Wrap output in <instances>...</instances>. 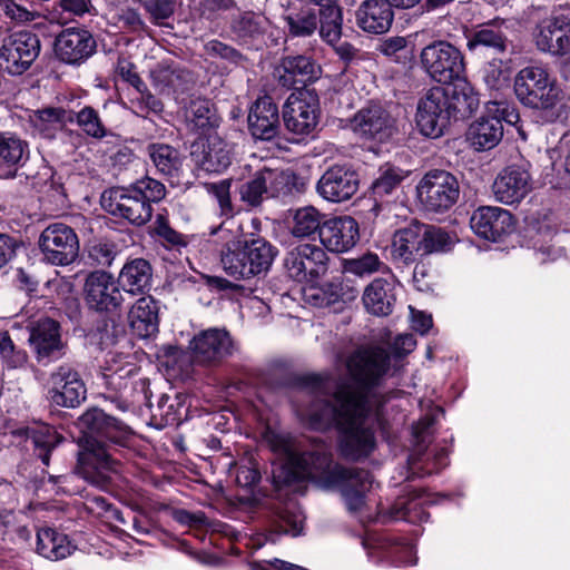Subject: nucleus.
Masks as SVG:
<instances>
[{
    "instance_id": "1",
    "label": "nucleus",
    "mask_w": 570,
    "mask_h": 570,
    "mask_svg": "<svg viewBox=\"0 0 570 570\" xmlns=\"http://www.w3.org/2000/svg\"><path fill=\"white\" fill-rule=\"evenodd\" d=\"M389 365L390 356L381 347L355 352L347 361L352 381L337 386L333 402L318 400L303 413L314 430L336 428L341 454L347 460L366 458L375 448L371 416L380 415L385 400L377 396L372 386Z\"/></svg>"
},
{
    "instance_id": "2",
    "label": "nucleus",
    "mask_w": 570,
    "mask_h": 570,
    "mask_svg": "<svg viewBox=\"0 0 570 570\" xmlns=\"http://www.w3.org/2000/svg\"><path fill=\"white\" fill-rule=\"evenodd\" d=\"M264 440L271 450L283 458L282 473L275 475L284 483L308 478H321L327 485L340 489L345 505L351 513L361 512L365 505V493L372 485L371 473L363 469L333 468L331 453L324 442L308 445L271 428L264 432Z\"/></svg>"
},
{
    "instance_id": "3",
    "label": "nucleus",
    "mask_w": 570,
    "mask_h": 570,
    "mask_svg": "<svg viewBox=\"0 0 570 570\" xmlns=\"http://www.w3.org/2000/svg\"><path fill=\"white\" fill-rule=\"evenodd\" d=\"M78 426L82 432L79 439V464L115 471L118 464L115 453L118 446L128 445L132 436L131 429L98 407H90L82 413Z\"/></svg>"
},
{
    "instance_id": "4",
    "label": "nucleus",
    "mask_w": 570,
    "mask_h": 570,
    "mask_svg": "<svg viewBox=\"0 0 570 570\" xmlns=\"http://www.w3.org/2000/svg\"><path fill=\"white\" fill-rule=\"evenodd\" d=\"M220 240L219 257L225 273L235 279H249L266 274L277 249L263 237L240 239L223 225L212 230Z\"/></svg>"
},
{
    "instance_id": "5",
    "label": "nucleus",
    "mask_w": 570,
    "mask_h": 570,
    "mask_svg": "<svg viewBox=\"0 0 570 570\" xmlns=\"http://www.w3.org/2000/svg\"><path fill=\"white\" fill-rule=\"evenodd\" d=\"M165 196L166 187L163 183L144 177L128 186L105 190L101 195V206L111 216L141 227L153 218V204L161 202Z\"/></svg>"
},
{
    "instance_id": "6",
    "label": "nucleus",
    "mask_w": 570,
    "mask_h": 570,
    "mask_svg": "<svg viewBox=\"0 0 570 570\" xmlns=\"http://www.w3.org/2000/svg\"><path fill=\"white\" fill-rule=\"evenodd\" d=\"M519 101L531 109L551 111L562 105L564 91L546 67L527 66L514 78Z\"/></svg>"
},
{
    "instance_id": "7",
    "label": "nucleus",
    "mask_w": 570,
    "mask_h": 570,
    "mask_svg": "<svg viewBox=\"0 0 570 570\" xmlns=\"http://www.w3.org/2000/svg\"><path fill=\"white\" fill-rule=\"evenodd\" d=\"M534 42L539 51L562 58L570 70V8H556L535 27Z\"/></svg>"
},
{
    "instance_id": "8",
    "label": "nucleus",
    "mask_w": 570,
    "mask_h": 570,
    "mask_svg": "<svg viewBox=\"0 0 570 570\" xmlns=\"http://www.w3.org/2000/svg\"><path fill=\"white\" fill-rule=\"evenodd\" d=\"M294 176L285 170L263 168L238 187V195L249 208L259 207L265 199L292 194Z\"/></svg>"
},
{
    "instance_id": "9",
    "label": "nucleus",
    "mask_w": 570,
    "mask_h": 570,
    "mask_svg": "<svg viewBox=\"0 0 570 570\" xmlns=\"http://www.w3.org/2000/svg\"><path fill=\"white\" fill-rule=\"evenodd\" d=\"M416 191L426 212L444 213L456 204L460 197V185L450 171L433 169L421 178Z\"/></svg>"
},
{
    "instance_id": "10",
    "label": "nucleus",
    "mask_w": 570,
    "mask_h": 570,
    "mask_svg": "<svg viewBox=\"0 0 570 570\" xmlns=\"http://www.w3.org/2000/svg\"><path fill=\"white\" fill-rule=\"evenodd\" d=\"M420 59L428 75L440 83H448L464 71L462 53L448 41L440 40L425 46Z\"/></svg>"
},
{
    "instance_id": "11",
    "label": "nucleus",
    "mask_w": 570,
    "mask_h": 570,
    "mask_svg": "<svg viewBox=\"0 0 570 570\" xmlns=\"http://www.w3.org/2000/svg\"><path fill=\"white\" fill-rule=\"evenodd\" d=\"M43 261L56 266H67L76 261L79 239L75 230L62 223L48 225L39 237Z\"/></svg>"
},
{
    "instance_id": "12",
    "label": "nucleus",
    "mask_w": 570,
    "mask_h": 570,
    "mask_svg": "<svg viewBox=\"0 0 570 570\" xmlns=\"http://www.w3.org/2000/svg\"><path fill=\"white\" fill-rule=\"evenodd\" d=\"M284 266L291 278L299 283H314L328 269V256L314 244H301L291 249L284 259Z\"/></svg>"
},
{
    "instance_id": "13",
    "label": "nucleus",
    "mask_w": 570,
    "mask_h": 570,
    "mask_svg": "<svg viewBox=\"0 0 570 570\" xmlns=\"http://www.w3.org/2000/svg\"><path fill=\"white\" fill-rule=\"evenodd\" d=\"M28 343L36 361L47 366L65 356L66 343L62 341L60 324L49 317L39 318L28 326Z\"/></svg>"
},
{
    "instance_id": "14",
    "label": "nucleus",
    "mask_w": 570,
    "mask_h": 570,
    "mask_svg": "<svg viewBox=\"0 0 570 570\" xmlns=\"http://www.w3.org/2000/svg\"><path fill=\"white\" fill-rule=\"evenodd\" d=\"M530 169L525 160L505 166L492 184L494 198L504 205L520 204L533 189Z\"/></svg>"
},
{
    "instance_id": "15",
    "label": "nucleus",
    "mask_w": 570,
    "mask_h": 570,
    "mask_svg": "<svg viewBox=\"0 0 570 570\" xmlns=\"http://www.w3.org/2000/svg\"><path fill=\"white\" fill-rule=\"evenodd\" d=\"M320 118L317 95L309 90L292 94L283 107L286 129L297 136L311 135Z\"/></svg>"
},
{
    "instance_id": "16",
    "label": "nucleus",
    "mask_w": 570,
    "mask_h": 570,
    "mask_svg": "<svg viewBox=\"0 0 570 570\" xmlns=\"http://www.w3.org/2000/svg\"><path fill=\"white\" fill-rule=\"evenodd\" d=\"M189 155L198 170L220 174L232 164L233 147L218 134L213 132L197 138L190 145Z\"/></svg>"
},
{
    "instance_id": "17",
    "label": "nucleus",
    "mask_w": 570,
    "mask_h": 570,
    "mask_svg": "<svg viewBox=\"0 0 570 570\" xmlns=\"http://www.w3.org/2000/svg\"><path fill=\"white\" fill-rule=\"evenodd\" d=\"M40 52V40L30 31H19L3 39L0 65L11 75H21L30 68Z\"/></svg>"
},
{
    "instance_id": "18",
    "label": "nucleus",
    "mask_w": 570,
    "mask_h": 570,
    "mask_svg": "<svg viewBox=\"0 0 570 570\" xmlns=\"http://www.w3.org/2000/svg\"><path fill=\"white\" fill-rule=\"evenodd\" d=\"M443 87L431 88L419 101L416 110V125L422 135L438 138L449 126L451 111Z\"/></svg>"
},
{
    "instance_id": "19",
    "label": "nucleus",
    "mask_w": 570,
    "mask_h": 570,
    "mask_svg": "<svg viewBox=\"0 0 570 570\" xmlns=\"http://www.w3.org/2000/svg\"><path fill=\"white\" fill-rule=\"evenodd\" d=\"M189 348L195 363L213 366L230 356L235 345L227 331L208 328L194 336Z\"/></svg>"
},
{
    "instance_id": "20",
    "label": "nucleus",
    "mask_w": 570,
    "mask_h": 570,
    "mask_svg": "<svg viewBox=\"0 0 570 570\" xmlns=\"http://www.w3.org/2000/svg\"><path fill=\"white\" fill-rule=\"evenodd\" d=\"M48 394L57 406L76 407L86 400L87 389L79 373L68 364H62L49 376Z\"/></svg>"
},
{
    "instance_id": "21",
    "label": "nucleus",
    "mask_w": 570,
    "mask_h": 570,
    "mask_svg": "<svg viewBox=\"0 0 570 570\" xmlns=\"http://www.w3.org/2000/svg\"><path fill=\"white\" fill-rule=\"evenodd\" d=\"M351 128L363 139L383 142L395 132V120L382 105L370 104L354 115Z\"/></svg>"
},
{
    "instance_id": "22",
    "label": "nucleus",
    "mask_w": 570,
    "mask_h": 570,
    "mask_svg": "<svg viewBox=\"0 0 570 570\" xmlns=\"http://www.w3.org/2000/svg\"><path fill=\"white\" fill-rule=\"evenodd\" d=\"M83 292L88 306L99 312L115 311L124 301L118 283L111 274L104 271H96L87 276Z\"/></svg>"
},
{
    "instance_id": "23",
    "label": "nucleus",
    "mask_w": 570,
    "mask_h": 570,
    "mask_svg": "<svg viewBox=\"0 0 570 570\" xmlns=\"http://www.w3.org/2000/svg\"><path fill=\"white\" fill-rule=\"evenodd\" d=\"M360 185L358 175L350 167L335 165L330 167L318 179V195L333 203L351 199Z\"/></svg>"
},
{
    "instance_id": "24",
    "label": "nucleus",
    "mask_w": 570,
    "mask_h": 570,
    "mask_svg": "<svg viewBox=\"0 0 570 570\" xmlns=\"http://www.w3.org/2000/svg\"><path fill=\"white\" fill-rule=\"evenodd\" d=\"M75 122V111L62 107L47 106L27 114V129L33 137L53 140L68 124Z\"/></svg>"
},
{
    "instance_id": "25",
    "label": "nucleus",
    "mask_w": 570,
    "mask_h": 570,
    "mask_svg": "<svg viewBox=\"0 0 570 570\" xmlns=\"http://www.w3.org/2000/svg\"><path fill=\"white\" fill-rule=\"evenodd\" d=\"M97 48L94 36L86 29L68 28L56 38L57 57L69 65H80L89 59Z\"/></svg>"
},
{
    "instance_id": "26",
    "label": "nucleus",
    "mask_w": 570,
    "mask_h": 570,
    "mask_svg": "<svg viewBox=\"0 0 570 570\" xmlns=\"http://www.w3.org/2000/svg\"><path fill=\"white\" fill-rule=\"evenodd\" d=\"M472 230L480 237L497 242L514 228L513 215L501 207L481 206L470 218Z\"/></svg>"
},
{
    "instance_id": "27",
    "label": "nucleus",
    "mask_w": 570,
    "mask_h": 570,
    "mask_svg": "<svg viewBox=\"0 0 570 570\" xmlns=\"http://www.w3.org/2000/svg\"><path fill=\"white\" fill-rule=\"evenodd\" d=\"M320 67L306 56H287L275 66L273 77L286 89L304 87L317 79Z\"/></svg>"
},
{
    "instance_id": "28",
    "label": "nucleus",
    "mask_w": 570,
    "mask_h": 570,
    "mask_svg": "<svg viewBox=\"0 0 570 570\" xmlns=\"http://www.w3.org/2000/svg\"><path fill=\"white\" fill-rule=\"evenodd\" d=\"M360 237L358 224L351 216H340L323 222L320 239L333 253H345L353 248Z\"/></svg>"
},
{
    "instance_id": "29",
    "label": "nucleus",
    "mask_w": 570,
    "mask_h": 570,
    "mask_svg": "<svg viewBox=\"0 0 570 570\" xmlns=\"http://www.w3.org/2000/svg\"><path fill=\"white\" fill-rule=\"evenodd\" d=\"M272 22L262 13L246 11L234 19L232 31L236 40L249 49L259 50L271 36Z\"/></svg>"
},
{
    "instance_id": "30",
    "label": "nucleus",
    "mask_w": 570,
    "mask_h": 570,
    "mask_svg": "<svg viewBox=\"0 0 570 570\" xmlns=\"http://www.w3.org/2000/svg\"><path fill=\"white\" fill-rule=\"evenodd\" d=\"M508 42L504 23L499 20L479 24L466 35V47L474 55L503 53Z\"/></svg>"
},
{
    "instance_id": "31",
    "label": "nucleus",
    "mask_w": 570,
    "mask_h": 570,
    "mask_svg": "<svg viewBox=\"0 0 570 570\" xmlns=\"http://www.w3.org/2000/svg\"><path fill=\"white\" fill-rule=\"evenodd\" d=\"M501 104L493 101L488 106L491 112L494 108L500 116H482L471 124L468 131V139L475 150H490L494 148L503 137L502 117L505 108H500Z\"/></svg>"
},
{
    "instance_id": "32",
    "label": "nucleus",
    "mask_w": 570,
    "mask_h": 570,
    "mask_svg": "<svg viewBox=\"0 0 570 570\" xmlns=\"http://www.w3.org/2000/svg\"><path fill=\"white\" fill-rule=\"evenodd\" d=\"M392 8L387 0H365L355 12L356 24L367 33H385L394 20Z\"/></svg>"
},
{
    "instance_id": "33",
    "label": "nucleus",
    "mask_w": 570,
    "mask_h": 570,
    "mask_svg": "<svg viewBox=\"0 0 570 570\" xmlns=\"http://www.w3.org/2000/svg\"><path fill=\"white\" fill-rule=\"evenodd\" d=\"M248 127L252 135L262 140H271L278 134V108L271 97H259L255 101L248 115Z\"/></svg>"
},
{
    "instance_id": "34",
    "label": "nucleus",
    "mask_w": 570,
    "mask_h": 570,
    "mask_svg": "<svg viewBox=\"0 0 570 570\" xmlns=\"http://www.w3.org/2000/svg\"><path fill=\"white\" fill-rule=\"evenodd\" d=\"M443 87L448 98L449 110L453 118H465L471 116L479 107L480 100L472 85L459 76Z\"/></svg>"
},
{
    "instance_id": "35",
    "label": "nucleus",
    "mask_w": 570,
    "mask_h": 570,
    "mask_svg": "<svg viewBox=\"0 0 570 570\" xmlns=\"http://www.w3.org/2000/svg\"><path fill=\"white\" fill-rule=\"evenodd\" d=\"M29 145L12 134L0 132V178H14L29 158Z\"/></svg>"
},
{
    "instance_id": "36",
    "label": "nucleus",
    "mask_w": 570,
    "mask_h": 570,
    "mask_svg": "<svg viewBox=\"0 0 570 570\" xmlns=\"http://www.w3.org/2000/svg\"><path fill=\"white\" fill-rule=\"evenodd\" d=\"M153 83L160 92L183 94L194 83L193 75L175 62L161 61L151 71Z\"/></svg>"
},
{
    "instance_id": "37",
    "label": "nucleus",
    "mask_w": 570,
    "mask_h": 570,
    "mask_svg": "<svg viewBox=\"0 0 570 570\" xmlns=\"http://www.w3.org/2000/svg\"><path fill=\"white\" fill-rule=\"evenodd\" d=\"M391 255L393 261L410 265L423 257L419 222L396 230L392 238Z\"/></svg>"
},
{
    "instance_id": "38",
    "label": "nucleus",
    "mask_w": 570,
    "mask_h": 570,
    "mask_svg": "<svg viewBox=\"0 0 570 570\" xmlns=\"http://www.w3.org/2000/svg\"><path fill=\"white\" fill-rule=\"evenodd\" d=\"M395 285L384 278L373 279L364 289L363 304L365 309L375 316H387L395 304Z\"/></svg>"
},
{
    "instance_id": "39",
    "label": "nucleus",
    "mask_w": 570,
    "mask_h": 570,
    "mask_svg": "<svg viewBox=\"0 0 570 570\" xmlns=\"http://www.w3.org/2000/svg\"><path fill=\"white\" fill-rule=\"evenodd\" d=\"M153 267L144 258L128 261L118 276V285L127 293L142 295L151 287Z\"/></svg>"
},
{
    "instance_id": "40",
    "label": "nucleus",
    "mask_w": 570,
    "mask_h": 570,
    "mask_svg": "<svg viewBox=\"0 0 570 570\" xmlns=\"http://www.w3.org/2000/svg\"><path fill=\"white\" fill-rule=\"evenodd\" d=\"M13 434L26 440H30L33 446V454L48 466L51 452L63 442L60 435L52 426L47 424L35 428H23L13 431Z\"/></svg>"
},
{
    "instance_id": "41",
    "label": "nucleus",
    "mask_w": 570,
    "mask_h": 570,
    "mask_svg": "<svg viewBox=\"0 0 570 570\" xmlns=\"http://www.w3.org/2000/svg\"><path fill=\"white\" fill-rule=\"evenodd\" d=\"M76 547L71 543L68 535L52 528H42L37 532L36 551L41 557L59 561L70 557Z\"/></svg>"
},
{
    "instance_id": "42",
    "label": "nucleus",
    "mask_w": 570,
    "mask_h": 570,
    "mask_svg": "<svg viewBox=\"0 0 570 570\" xmlns=\"http://www.w3.org/2000/svg\"><path fill=\"white\" fill-rule=\"evenodd\" d=\"M305 517L295 504H287L277 511L269 523L267 540L276 542L281 534L297 537L302 534Z\"/></svg>"
},
{
    "instance_id": "43",
    "label": "nucleus",
    "mask_w": 570,
    "mask_h": 570,
    "mask_svg": "<svg viewBox=\"0 0 570 570\" xmlns=\"http://www.w3.org/2000/svg\"><path fill=\"white\" fill-rule=\"evenodd\" d=\"M128 320L140 337H149L158 331L157 305L151 296H142L131 306Z\"/></svg>"
},
{
    "instance_id": "44",
    "label": "nucleus",
    "mask_w": 570,
    "mask_h": 570,
    "mask_svg": "<svg viewBox=\"0 0 570 570\" xmlns=\"http://www.w3.org/2000/svg\"><path fill=\"white\" fill-rule=\"evenodd\" d=\"M147 154L157 171L165 176H177L183 165L180 153L170 145L154 142L147 146Z\"/></svg>"
},
{
    "instance_id": "45",
    "label": "nucleus",
    "mask_w": 570,
    "mask_h": 570,
    "mask_svg": "<svg viewBox=\"0 0 570 570\" xmlns=\"http://www.w3.org/2000/svg\"><path fill=\"white\" fill-rule=\"evenodd\" d=\"M149 234L157 239L165 248L170 250H180L185 248L193 239L191 236L175 230L167 215L157 214L154 223L149 227Z\"/></svg>"
},
{
    "instance_id": "46",
    "label": "nucleus",
    "mask_w": 570,
    "mask_h": 570,
    "mask_svg": "<svg viewBox=\"0 0 570 570\" xmlns=\"http://www.w3.org/2000/svg\"><path fill=\"white\" fill-rule=\"evenodd\" d=\"M342 9L335 2H328L320 9V36L328 45L337 43L342 36Z\"/></svg>"
},
{
    "instance_id": "47",
    "label": "nucleus",
    "mask_w": 570,
    "mask_h": 570,
    "mask_svg": "<svg viewBox=\"0 0 570 570\" xmlns=\"http://www.w3.org/2000/svg\"><path fill=\"white\" fill-rule=\"evenodd\" d=\"M322 214L313 206H305L295 210L293 215L291 233L294 237L305 238L321 234Z\"/></svg>"
},
{
    "instance_id": "48",
    "label": "nucleus",
    "mask_w": 570,
    "mask_h": 570,
    "mask_svg": "<svg viewBox=\"0 0 570 570\" xmlns=\"http://www.w3.org/2000/svg\"><path fill=\"white\" fill-rule=\"evenodd\" d=\"M423 256L449 250L453 244V237L434 225L419 223Z\"/></svg>"
},
{
    "instance_id": "49",
    "label": "nucleus",
    "mask_w": 570,
    "mask_h": 570,
    "mask_svg": "<svg viewBox=\"0 0 570 570\" xmlns=\"http://www.w3.org/2000/svg\"><path fill=\"white\" fill-rule=\"evenodd\" d=\"M406 177V173L399 167L385 165L379 170V177L372 184L373 195L383 198L392 194Z\"/></svg>"
},
{
    "instance_id": "50",
    "label": "nucleus",
    "mask_w": 570,
    "mask_h": 570,
    "mask_svg": "<svg viewBox=\"0 0 570 570\" xmlns=\"http://www.w3.org/2000/svg\"><path fill=\"white\" fill-rule=\"evenodd\" d=\"M0 358L10 370L22 368L29 361L28 353L14 344L7 331H0Z\"/></svg>"
},
{
    "instance_id": "51",
    "label": "nucleus",
    "mask_w": 570,
    "mask_h": 570,
    "mask_svg": "<svg viewBox=\"0 0 570 570\" xmlns=\"http://www.w3.org/2000/svg\"><path fill=\"white\" fill-rule=\"evenodd\" d=\"M75 121L91 138L104 139L108 136V129L102 122L99 112L90 106H86L78 112H75Z\"/></svg>"
},
{
    "instance_id": "52",
    "label": "nucleus",
    "mask_w": 570,
    "mask_h": 570,
    "mask_svg": "<svg viewBox=\"0 0 570 570\" xmlns=\"http://www.w3.org/2000/svg\"><path fill=\"white\" fill-rule=\"evenodd\" d=\"M304 291L305 301L315 307H330L340 302V288L337 285L330 283L323 286H315L309 283Z\"/></svg>"
},
{
    "instance_id": "53",
    "label": "nucleus",
    "mask_w": 570,
    "mask_h": 570,
    "mask_svg": "<svg viewBox=\"0 0 570 570\" xmlns=\"http://www.w3.org/2000/svg\"><path fill=\"white\" fill-rule=\"evenodd\" d=\"M289 33L294 37H308L315 32L318 27L317 16L309 11H301L286 17Z\"/></svg>"
},
{
    "instance_id": "54",
    "label": "nucleus",
    "mask_w": 570,
    "mask_h": 570,
    "mask_svg": "<svg viewBox=\"0 0 570 570\" xmlns=\"http://www.w3.org/2000/svg\"><path fill=\"white\" fill-rule=\"evenodd\" d=\"M206 55L220 58L235 66H244L247 58L234 47L219 40H210L205 45Z\"/></svg>"
},
{
    "instance_id": "55",
    "label": "nucleus",
    "mask_w": 570,
    "mask_h": 570,
    "mask_svg": "<svg viewBox=\"0 0 570 570\" xmlns=\"http://www.w3.org/2000/svg\"><path fill=\"white\" fill-rule=\"evenodd\" d=\"M145 11L149 14L150 21L155 24H163L169 19L177 7V0H138Z\"/></svg>"
},
{
    "instance_id": "56",
    "label": "nucleus",
    "mask_w": 570,
    "mask_h": 570,
    "mask_svg": "<svg viewBox=\"0 0 570 570\" xmlns=\"http://www.w3.org/2000/svg\"><path fill=\"white\" fill-rule=\"evenodd\" d=\"M485 85L491 90H501L509 86V71L503 68L502 60L494 59L483 71Z\"/></svg>"
},
{
    "instance_id": "57",
    "label": "nucleus",
    "mask_w": 570,
    "mask_h": 570,
    "mask_svg": "<svg viewBox=\"0 0 570 570\" xmlns=\"http://www.w3.org/2000/svg\"><path fill=\"white\" fill-rule=\"evenodd\" d=\"M230 185L229 179H224L218 183L209 184L207 188L218 203L220 216L227 218L234 215V207L230 199Z\"/></svg>"
},
{
    "instance_id": "58",
    "label": "nucleus",
    "mask_w": 570,
    "mask_h": 570,
    "mask_svg": "<svg viewBox=\"0 0 570 570\" xmlns=\"http://www.w3.org/2000/svg\"><path fill=\"white\" fill-rule=\"evenodd\" d=\"M187 112L190 121L198 128L214 125V112L210 109L209 101L206 99L191 100Z\"/></svg>"
},
{
    "instance_id": "59",
    "label": "nucleus",
    "mask_w": 570,
    "mask_h": 570,
    "mask_svg": "<svg viewBox=\"0 0 570 570\" xmlns=\"http://www.w3.org/2000/svg\"><path fill=\"white\" fill-rule=\"evenodd\" d=\"M381 267L387 268L379 258L376 254L366 253L358 258L352 259L347 263V269L358 276L372 274L381 271Z\"/></svg>"
},
{
    "instance_id": "60",
    "label": "nucleus",
    "mask_w": 570,
    "mask_h": 570,
    "mask_svg": "<svg viewBox=\"0 0 570 570\" xmlns=\"http://www.w3.org/2000/svg\"><path fill=\"white\" fill-rule=\"evenodd\" d=\"M117 22L120 28L132 33H142L148 31V26L141 18V14L131 8L122 9L117 16Z\"/></svg>"
},
{
    "instance_id": "61",
    "label": "nucleus",
    "mask_w": 570,
    "mask_h": 570,
    "mask_svg": "<svg viewBox=\"0 0 570 570\" xmlns=\"http://www.w3.org/2000/svg\"><path fill=\"white\" fill-rule=\"evenodd\" d=\"M409 41L405 37L394 36L381 40L377 50L389 57L399 61L406 52Z\"/></svg>"
},
{
    "instance_id": "62",
    "label": "nucleus",
    "mask_w": 570,
    "mask_h": 570,
    "mask_svg": "<svg viewBox=\"0 0 570 570\" xmlns=\"http://www.w3.org/2000/svg\"><path fill=\"white\" fill-rule=\"evenodd\" d=\"M117 254L116 247L109 243H97L89 250L90 257L102 266H110Z\"/></svg>"
},
{
    "instance_id": "63",
    "label": "nucleus",
    "mask_w": 570,
    "mask_h": 570,
    "mask_svg": "<svg viewBox=\"0 0 570 570\" xmlns=\"http://www.w3.org/2000/svg\"><path fill=\"white\" fill-rule=\"evenodd\" d=\"M3 13L6 17H8L10 20L14 22H28L33 20L35 14L33 12L27 10L26 8L21 7L20 4L16 3L13 0H4L0 4Z\"/></svg>"
},
{
    "instance_id": "64",
    "label": "nucleus",
    "mask_w": 570,
    "mask_h": 570,
    "mask_svg": "<svg viewBox=\"0 0 570 570\" xmlns=\"http://www.w3.org/2000/svg\"><path fill=\"white\" fill-rule=\"evenodd\" d=\"M117 72L125 81L130 83L138 91H141V87H145V82L138 76L135 66L130 61L119 59L117 63Z\"/></svg>"
}]
</instances>
